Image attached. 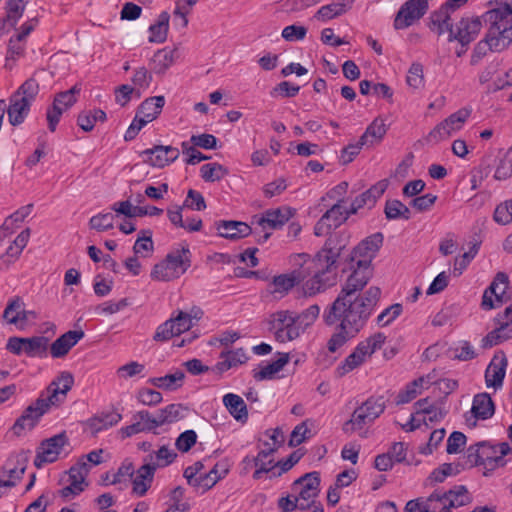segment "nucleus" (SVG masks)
<instances>
[{
  "instance_id": "1",
  "label": "nucleus",
  "mask_w": 512,
  "mask_h": 512,
  "mask_svg": "<svg viewBox=\"0 0 512 512\" xmlns=\"http://www.w3.org/2000/svg\"><path fill=\"white\" fill-rule=\"evenodd\" d=\"M339 250L324 247L314 258L308 254H298L292 259L294 265H300L287 274L275 276L268 285V291L276 298L285 296L295 285L302 284L305 295L312 296L329 286L327 273L335 265Z\"/></svg>"
},
{
  "instance_id": "2",
  "label": "nucleus",
  "mask_w": 512,
  "mask_h": 512,
  "mask_svg": "<svg viewBox=\"0 0 512 512\" xmlns=\"http://www.w3.org/2000/svg\"><path fill=\"white\" fill-rule=\"evenodd\" d=\"M379 296L380 289L377 287H370L362 297L338 294L324 315L327 324H338L337 331L328 341L330 352H336L364 328Z\"/></svg>"
},
{
  "instance_id": "3",
  "label": "nucleus",
  "mask_w": 512,
  "mask_h": 512,
  "mask_svg": "<svg viewBox=\"0 0 512 512\" xmlns=\"http://www.w3.org/2000/svg\"><path fill=\"white\" fill-rule=\"evenodd\" d=\"M73 384L74 377L68 371H63L56 376L36 401L29 405L17 419L13 426L14 433L20 435L25 430H31L44 414L63 404Z\"/></svg>"
},
{
  "instance_id": "4",
  "label": "nucleus",
  "mask_w": 512,
  "mask_h": 512,
  "mask_svg": "<svg viewBox=\"0 0 512 512\" xmlns=\"http://www.w3.org/2000/svg\"><path fill=\"white\" fill-rule=\"evenodd\" d=\"M488 15L491 25L485 40L477 44L476 52L486 46L492 51H502L512 43V3H499Z\"/></svg>"
},
{
  "instance_id": "5",
  "label": "nucleus",
  "mask_w": 512,
  "mask_h": 512,
  "mask_svg": "<svg viewBox=\"0 0 512 512\" xmlns=\"http://www.w3.org/2000/svg\"><path fill=\"white\" fill-rule=\"evenodd\" d=\"M191 265V253L187 245L171 250L166 257L156 263L150 273L152 280L169 282L180 278Z\"/></svg>"
},
{
  "instance_id": "6",
  "label": "nucleus",
  "mask_w": 512,
  "mask_h": 512,
  "mask_svg": "<svg viewBox=\"0 0 512 512\" xmlns=\"http://www.w3.org/2000/svg\"><path fill=\"white\" fill-rule=\"evenodd\" d=\"M203 316V312L199 308H192L190 311H178L176 315H172L170 319L160 324L153 336L158 342H165L175 336L188 331Z\"/></svg>"
},
{
  "instance_id": "7",
  "label": "nucleus",
  "mask_w": 512,
  "mask_h": 512,
  "mask_svg": "<svg viewBox=\"0 0 512 512\" xmlns=\"http://www.w3.org/2000/svg\"><path fill=\"white\" fill-rule=\"evenodd\" d=\"M385 408L383 397H369L354 410L350 419L344 423V432L354 433L370 426L384 412Z\"/></svg>"
},
{
  "instance_id": "8",
  "label": "nucleus",
  "mask_w": 512,
  "mask_h": 512,
  "mask_svg": "<svg viewBox=\"0 0 512 512\" xmlns=\"http://www.w3.org/2000/svg\"><path fill=\"white\" fill-rule=\"evenodd\" d=\"M164 104L165 99L163 96H154L144 100L139 106L133 121L126 130L124 139L126 141L133 140L144 126L158 117Z\"/></svg>"
},
{
  "instance_id": "9",
  "label": "nucleus",
  "mask_w": 512,
  "mask_h": 512,
  "mask_svg": "<svg viewBox=\"0 0 512 512\" xmlns=\"http://www.w3.org/2000/svg\"><path fill=\"white\" fill-rule=\"evenodd\" d=\"M49 339L45 336L8 338L6 349L17 356L25 355L29 358H46L48 356Z\"/></svg>"
},
{
  "instance_id": "10",
  "label": "nucleus",
  "mask_w": 512,
  "mask_h": 512,
  "mask_svg": "<svg viewBox=\"0 0 512 512\" xmlns=\"http://www.w3.org/2000/svg\"><path fill=\"white\" fill-rule=\"evenodd\" d=\"M291 490L300 502L301 510L311 508L320 493L319 473L311 472L298 478L293 482Z\"/></svg>"
},
{
  "instance_id": "11",
  "label": "nucleus",
  "mask_w": 512,
  "mask_h": 512,
  "mask_svg": "<svg viewBox=\"0 0 512 512\" xmlns=\"http://www.w3.org/2000/svg\"><path fill=\"white\" fill-rule=\"evenodd\" d=\"M295 214V210L289 206L271 208L264 211L261 215L253 217V224L259 226L264 232L263 241L271 235V230L279 229L284 226Z\"/></svg>"
},
{
  "instance_id": "12",
  "label": "nucleus",
  "mask_w": 512,
  "mask_h": 512,
  "mask_svg": "<svg viewBox=\"0 0 512 512\" xmlns=\"http://www.w3.org/2000/svg\"><path fill=\"white\" fill-rule=\"evenodd\" d=\"M471 113L472 109L468 107H463L452 113L430 131L429 139L437 143L449 138L464 127Z\"/></svg>"
},
{
  "instance_id": "13",
  "label": "nucleus",
  "mask_w": 512,
  "mask_h": 512,
  "mask_svg": "<svg viewBox=\"0 0 512 512\" xmlns=\"http://www.w3.org/2000/svg\"><path fill=\"white\" fill-rule=\"evenodd\" d=\"M270 325L275 339L280 343L293 341L302 334L295 316L288 311L274 313L271 316Z\"/></svg>"
},
{
  "instance_id": "14",
  "label": "nucleus",
  "mask_w": 512,
  "mask_h": 512,
  "mask_svg": "<svg viewBox=\"0 0 512 512\" xmlns=\"http://www.w3.org/2000/svg\"><path fill=\"white\" fill-rule=\"evenodd\" d=\"M3 318L17 329L25 330L28 326L35 324L38 314L34 310H27L23 299L16 296L8 301Z\"/></svg>"
},
{
  "instance_id": "15",
  "label": "nucleus",
  "mask_w": 512,
  "mask_h": 512,
  "mask_svg": "<svg viewBox=\"0 0 512 512\" xmlns=\"http://www.w3.org/2000/svg\"><path fill=\"white\" fill-rule=\"evenodd\" d=\"M479 81L489 91L504 89L512 85V68L492 62L480 73Z\"/></svg>"
},
{
  "instance_id": "16",
  "label": "nucleus",
  "mask_w": 512,
  "mask_h": 512,
  "mask_svg": "<svg viewBox=\"0 0 512 512\" xmlns=\"http://www.w3.org/2000/svg\"><path fill=\"white\" fill-rule=\"evenodd\" d=\"M510 444L502 442L491 444L482 442L477 445V461L489 469L503 467L506 464L505 456L510 454Z\"/></svg>"
},
{
  "instance_id": "17",
  "label": "nucleus",
  "mask_w": 512,
  "mask_h": 512,
  "mask_svg": "<svg viewBox=\"0 0 512 512\" xmlns=\"http://www.w3.org/2000/svg\"><path fill=\"white\" fill-rule=\"evenodd\" d=\"M430 501H437L439 512H452L451 509L470 504L472 496L465 486L460 485L445 492H433Z\"/></svg>"
},
{
  "instance_id": "18",
  "label": "nucleus",
  "mask_w": 512,
  "mask_h": 512,
  "mask_svg": "<svg viewBox=\"0 0 512 512\" xmlns=\"http://www.w3.org/2000/svg\"><path fill=\"white\" fill-rule=\"evenodd\" d=\"M350 215H352V212H350V208L347 207L345 204L331 203L330 208L327 209V211L316 223L314 227L315 235H328L333 229H336L339 226H341Z\"/></svg>"
},
{
  "instance_id": "19",
  "label": "nucleus",
  "mask_w": 512,
  "mask_h": 512,
  "mask_svg": "<svg viewBox=\"0 0 512 512\" xmlns=\"http://www.w3.org/2000/svg\"><path fill=\"white\" fill-rule=\"evenodd\" d=\"M67 438L64 434L55 435L44 440L37 449L34 465L42 468L44 465L55 462L64 452Z\"/></svg>"
},
{
  "instance_id": "20",
  "label": "nucleus",
  "mask_w": 512,
  "mask_h": 512,
  "mask_svg": "<svg viewBox=\"0 0 512 512\" xmlns=\"http://www.w3.org/2000/svg\"><path fill=\"white\" fill-rule=\"evenodd\" d=\"M508 285V276L503 272L497 273L483 293L481 307L484 310H491L501 306L507 300Z\"/></svg>"
},
{
  "instance_id": "21",
  "label": "nucleus",
  "mask_w": 512,
  "mask_h": 512,
  "mask_svg": "<svg viewBox=\"0 0 512 512\" xmlns=\"http://www.w3.org/2000/svg\"><path fill=\"white\" fill-rule=\"evenodd\" d=\"M482 29V22L479 17H463L454 27V31L448 36L450 42L457 41L462 47L468 46L479 35Z\"/></svg>"
},
{
  "instance_id": "22",
  "label": "nucleus",
  "mask_w": 512,
  "mask_h": 512,
  "mask_svg": "<svg viewBox=\"0 0 512 512\" xmlns=\"http://www.w3.org/2000/svg\"><path fill=\"white\" fill-rule=\"evenodd\" d=\"M89 470L90 465L84 460L71 467L67 473L66 486L61 489V496L70 498L84 491L87 486L85 479Z\"/></svg>"
},
{
  "instance_id": "23",
  "label": "nucleus",
  "mask_w": 512,
  "mask_h": 512,
  "mask_svg": "<svg viewBox=\"0 0 512 512\" xmlns=\"http://www.w3.org/2000/svg\"><path fill=\"white\" fill-rule=\"evenodd\" d=\"M495 413L494 403L488 393H479L473 397L469 413L465 414V423L474 428L478 420L490 419Z\"/></svg>"
},
{
  "instance_id": "24",
  "label": "nucleus",
  "mask_w": 512,
  "mask_h": 512,
  "mask_svg": "<svg viewBox=\"0 0 512 512\" xmlns=\"http://www.w3.org/2000/svg\"><path fill=\"white\" fill-rule=\"evenodd\" d=\"M428 3L424 0H408L399 9L394 27L397 30L405 29L419 20L427 11Z\"/></svg>"
},
{
  "instance_id": "25",
  "label": "nucleus",
  "mask_w": 512,
  "mask_h": 512,
  "mask_svg": "<svg viewBox=\"0 0 512 512\" xmlns=\"http://www.w3.org/2000/svg\"><path fill=\"white\" fill-rule=\"evenodd\" d=\"M383 243V235L374 233L362 240L353 250L351 260L356 265L370 267L372 259Z\"/></svg>"
},
{
  "instance_id": "26",
  "label": "nucleus",
  "mask_w": 512,
  "mask_h": 512,
  "mask_svg": "<svg viewBox=\"0 0 512 512\" xmlns=\"http://www.w3.org/2000/svg\"><path fill=\"white\" fill-rule=\"evenodd\" d=\"M372 276L371 267H365L362 265H356L353 272L347 278L345 284L342 287L340 295L351 297H362L364 292H361L367 285L368 281Z\"/></svg>"
},
{
  "instance_id": "27",
  "label": "nucleus",
  "mask_w": 512,
  "mask_h": 512,
  "mask_svg": "<svg viewBox=\"0 0 512 512\" xmlns=\"http://www.w3.org/2000/svg\"><path fill=\"white\" fill-rule=\"evenodd\" d=\"M180 155L178 148L157 145L141 152L144 161L156 168H164L173 163Z\"/></svg>"
},
{
  "instance_id": "28",
  "label": "nucleus",
  "mask_w": 512,
  "mask_h": 512,
  "mask_svg": "<svg viewBox=\"0 0 512 512\" xmlns=\"http://www.w3.org/2000/svg\"><path fill=\"white\" fill-rule=\"evenodd\" d=\"M507 366L506 355L501 351L496 352L485 370V384L488 388L498 390L502 387Z\"/></svg>"
},
{
  "instance_id": "29",
  "label": "nucleus",
  "mask_w": 512,
  "mask_h": 512,
  "mask_svg": "<svg viewBox=\"0 0 512 512\" xmlns=\"http://www.w3.org/2000/svg\"><path fill=\"white\" fill-rule=\"evenodd\" d=\"M85 336L82 329L69 330L54 340L48 347V353L54 359L65 358L71 349Z\"/></svg>"
},
{
  "instance_id": "30",
  "label": "nucleus",
  "mask_w": 512,
  "mask_h": 512,
  "mask_svg": "<svg viewBox=\"0 0 512 512\" xmlns=\"http://www.w3.org/2000/svg\"><path fill=\"white\" fill-rule=\"evenodd\" d=\"M157 427L155 416L146 410H141L133 414L131 424L122 427L118 433L122 439H125L142 432L151 431Z\"/></svg>"
},
{
  "instance_id": "31",
  "label": "nucleus",
  "mask_w": 512,
  "mask_h": 512,
  "mask_svg": "<svg viewBox=\"0 0 512 512\" xmlns=\"http://www.w3.org/2000/svg\"><path fill=\"white\" fill-rule=\"evenodd\" d=\"M388 187L387 180H381L373 185L371 188L357 196L350 204V212L356 214L360 209H371L376 204L377 200L384 194Z\"/></svg>"
},
{
  "instance_id": "32",
  "label": "nucleus",
  "mask_w": 512,
  "mask_h": 512,
  "mask_svg": "<svg viewBox=\"0 0 512 512\" xmlns=\"http://www.w3.org/2000/svg\"><path fill=\"white\" fill-rule=\"evenodd\" d=\"M460 6L449 5L448 1L443 5L438 11L432 14L430 29L438 35H443L445 33L451 34V31H454V27L452 24V19L449 13V10H455Z\"/></svg>"
},
{
  "instance_id": "33",
  "label": "nucleus",
  "mask_w": 512,
  "mask_h": 512,
  "mask_svg": "<svg viewBox=\"0 0 512 512\" xmlns=\"http://www.w3.org/2000/svg\"><path fill=\"white\" fill-rule=\"evenodd\" d=\"M177 457L175 449L170 445H162L157 450L151 451L145 458L144 463L154 471L165 468L172 464Z\"/></svg>"
},
{
  "instance_id": "34",
  "label": "nucleus",
  "mask_w": 512,
  "mask_h": 512,
  "mask_svg": "<svg viewBox=\"0 0 512 512\" xmlns=\"http://www.w3.org/2000/svg\"><path fill=\"white\" fill-rule=\"evenodd\" d=\"M352 5V0H334L321 6L316 11L314 18L321 22L330 21L347 13L352 8Z\"/></svg>"
},
{
  "instance_id": "35",
  "label": "nucleus",
  "mask_w": 512,
  "mask_h": 512,
  "mask_svg": "<svg viewBox=\"0 0 512 512\" xmlns=\"http://www.w3.org/2000/svg\"><path fill=\"white\" fill-rule=\"evenodd\" d=\"M388 130L386 119L384 117H376L366 128L365 132L360 137L362 144L366 147H373L379 144L385 137Z\"/></svg>"
},
{
  "instance_id": "36",
  "label": "nucleus",
  "mask_w": 512,
  "mask_h": 512,
  "mask_svg": "<svg viewBox=\"0 0 512 512\" xmlns=\"http://www.w3.org/2000/svg\"><path fill=\"white\" fill-rule=\"evenodd\" d=\"M28 460L29 451L20 450L13 452L7 459L3 471L10 478H14L17 481L25 472Z\"/></svg>"
},
{
  "instance_id": "37",
  "label": "nucleus",
  "mask_w": 512,
  "mask_h": 512,
  "mask_svg": "<svg viewBox=\"0 0 512 512\" xmlns=\"http://www.w3.org/2000/svg\"><path fill=\"white\" fill-rule=\"evenodd\" d=\"M222 402L236 421L245 423L248 420L247 406L242 397L234 393H227L223 396Z\"/></svg>"
},
{
  "instance_id": "38",
  "label": "nucleus",
  "mask_w": 512,
  "mask_h": 512,
  "mask_svg": "<svg viewBox=\"0 0 512 512\" xmlns=\"http://www.w3.org/2000/svg\"><path fill=\"white\" fill-rule=\"evenodd\" d=\"M217 231L221 237L235 240L248 236L251 227L241 221H222L217 224Z\"/></svg>"
},
{
  "instance_id": "39",
  "label": "nucleus",
  "mask_w": 512,
  "mask_h": 512,
  "mask_svg": "<svg viewBox=\"0 0 512 512\" xmlns=\"http://www.w3.org/2000/svg\"><path fill=\"white\" fill-rule=\"evenodd\" d=\"M288 361V353L279 354V357L275 361L260 365L259 368L254 371V378L258 381L274 379Z\"/></svg>"
},
{
  "instance_id": "40",
  "label": "nucleus",
  "mask_w": 512,
  "mask_h": 512,
  "mask_svg": "<svg viewBox=\"0 0 512 512\" xmlns=\"http://www.w3.org/2000/svg\"><path fill=\"white\" fill-rule=\"evenodd\" d=\"M30 106L31 104L19 97V95H12L7 109L10 124L17 126L23 123L29 113Z\"/></svg>"
},
{
  "instance_id": "41",
  "label": "nucleus",
  "mask_w": 512,
  "mask_h": 512,
  "mask_svg": "<svg viewBox=\"0 0 512 512\" xmlns=\"http://www.w3.org/2000/svg\"><path fill=\"white\" fill-rule=\"evenodd\" d=\"M169 21L170 14L167 11H162L158 15L155 23L151 24L148 29V41L150 43L161 44L166 41L169 31Z\"/></svg>"
},
{
  "instance_id": "42",
  "label": "nucleus",
  "mask_w": 512,
  "mask_h": 512,
  "mask_svg": "<svg viewBox=\"0 0 512 512\" xmlns=\"http://www.w3.org/2000/svg\"><path fill=\"white\" fill-rule=\"evenodd\" d=\"M155 471L145 463L136 471L132 480V492L137 496H144L151 487Z\"/></svg>"
},
{
  "instance_id": "43",
  "label": "nucleus",
  "mask_w": 512,
  "mask_h": 512,
  "mask_svg": "<svg viewBox=\"0 0 512 512\" xmlns=\"http://www.w3.org/2000/svg\"><path fill=\"white\" fill-rule=\"evenodd\" d=\"M500 326L482 339L484 348H491L512 338V324L498 318Z\"/></svg>"
},
{
  "instance_id": "44",
  "label": "nucleus",
  "mask_w": 512,
  "mask_h": 512,
  "mask_svg": "<svg viewBox=\"0 0 512 512\" xmlns=\"http://www.w3.org/2000/svg\"><path fill=\"white\" fill-rule=\"evenodd\" d=\"M316 435V424L312 419H306L294 427L290 434L289 445L296 447L302 444L307 439Z\"/></svg>"
},
{
  "instance_id": "45",
  "label": "nucleus",
  "mask_w": 512,
  "mask_h": 512,
  "mask_svg": "<svg viewBox=\"0 0 512 512\" xmlns=\"http://www.w3.org/2000/svg\"><path fill=\"white\" fill-rule=\"evenodd\" d=\"M208 467L201 461H197L184 470V477L189 485L204 490L205 479L208 477Z\"/></svg>"
},
{
  "instance_id": "46",
  "label": "nucleus",
  "mask_w": 512,
  "mask_h": 512,
  "mask_svg": "<svg viewBox=\"0 0 512 512\" xmlns=\"http://www.w3.org/2000/svg\"><path fill=\"white\" fill-rule=\"evenodd\" d=\"M185 374L181 370H176L173 373L161 377H153L148 382L156 388L174 391L183 385Z\"/></svg>"
},
{
  "instance_id": "47",
  "label": "nucleus",
  "mask_w": 512,
  "mask_h": 512,
  "mask_svg": "<svg viewBox=\"0 0 512 512\" xmlns=\"http://www.w3.org/2000/svg\"><path fill=\"white\" fill-rule=\"evenodd\" d=\"M368 358L366 353L357 344L354 350L338 366L337 372L340 376H344L360 367Z\"/></svg>"
},
{
  "instance_id": "48",
  "label": "nucleus",
  "mask_w": 512,
  "mask_h": 512,
  "mask_svg": "<svg viewBox=\"0 0 512 512\" xmlns=\"http://www.w3.org/2000/svg\"><path fill=\"white\" fill-rule=\"evenodd\" d=\"M175 60V50L165 47L159 49L154 53L150 66L151 69L157 74H163L168 68H170Z\"/></svg>"
},
{
  "instance_id": "49",
  "label": "nucleus",
  "mask_w": 512,
  "mask_h": 512,
  "mask_svg": "<svg viewBox=\"0 0 512 512\" xmlns=\"http://www.w3.org/2000/svg\"><path fill=\"white\" fill-rule=\"evenodd\" d=\"M432 406H435V404L430 403L428 399L417 401L415 403V413L411 415L410 420L402 428L407 432L414 431L421 426L422 422L426 423L425 414L428 413Z\"/></svg>"
},
{
  "instance_id": "50",
  "label": "nucleus",
  "mask_w": 512,
  "mask_h": 512,
  "mask_svg": "<svg viewBox=\"0 0 512 512\" xmlns=\"http://www.w3.org/2000/svg\"><path fill=\"white\" fill-rule=\"evenodd\" d=\"M407 86L413 91L424 89L426 79L424 75V66L420 62H413L407 71L405 78Z\"/></svg>"
},
{
  "instance_id": "51",
  "label": "nucleus",
  "mask_w": 512,
  "mask_h": 512,
  "mask_svg": "<svg viewBox=\"0 0 512 512\" xmlns=\"http://www.w3.org/2000/svg\"><path fill=\"white\" fill-rule=\"evenodd\" d=\"M429 377H420L406 386L397 396V403H408L430 385Z\"/></svg>"
},
{
  "instance_id": "52",
  "label": "nucleus",
  "mask_w": 512,
  "mask_h": 512,
  "mask_svg": "<svg viewBox=\"0 0 512 512\" xmlns=\"http://www.w3.org/2000/svg\"><path fill=\"white\" fill-rule=\"evenodd\" d=\"M247 360V353L240 348L222 354L221 361L218 362L217 367L221 372H225L246 363Z\"/></svg>"
},
{
  "instance_id": "53",
  "label": "nucleus",
  "mask_w": 512,
  "mask_h": 512,
  "mask_svg": "<svg viewBox=\"0 0 512 512\" xmlns=\"http://www.w3.org/2000/svg\"><path fill=\"white\" fill-rule=\"evenodd\" d=\"M255 460L257 462V469L253 473V478L256 480L261 479L263 474L270 472L276 467L270 448H261Z\"/></svg>"
},
{
  "instance_id": "54",
  "label": "nucleus",
  "mask_w": 512,
  "mask_h": 512,
  "mask_svg": "<svg viewBox=\"0 0 512 512\" xmlns=\"http://www.w3.org/2000/svg\"><path fill=\"white\" fill-rule=\"evenodd\" d=\"M106 120V113L101 109H93L83 111L79 114L77 123L79 127L85 132L93 130L97 122H104Z\"/></svg>"
},
{
  "instance_id": "55",
  "label": "nucleus",
  "mask_w": 512,
  "mask_h": 512,
  "mask_svg": "<svg viewBox=\"0 0 512 512\" xmlns=\"http://www.w3.org/2000/svg\"><path fill=\"white\" fill-rule=\"evenodd\" d=\"M182 412L183 407L178 404H170L165 408L160 409L155 415L157 426L160 427L166 423H173L178 421L183 417Z\"/></svg>"
},
{
  "instance_id": "56",
  "label": "nucleus",
  "mask_w": 512,
  "mask_h": 512,
  "mask_svg": "<svg viewBox=\"0 0 512 512\" xmlns=\"http://www.w3.org/2000/svg\"><path fill=\"white\" fill-rule=\"evenodd\" d=\"M230 465L227 460H221L208 467V477L205 479L204 490L212 488L219 480L224 478L229 472Z\"/></svg>"
},
{
  "instance_id": "57",
  "label": "nucleus",
  "mask_w": 512,
  "mask_h": 512,
  "mask_svg": "<svg viewBox=\"0 0 512 512\" xmlns=\"http://www.w3.org/2000/svg\"><path fill=\"white\" fill-rule=\"evenodd\" d=\"M384 212L386 218L389 220H408L410 218L409 208L396 199L386 201Z\"/></svg>"
},
{
  "instance_id": "58",
  "label": "nucleus",
  "mask_w": 512,
  "mask_h": 512,
  "mask_svg": "<svg viewBox=\"0 0 512 512\" xmlns=\"http://www.w3.org/2000/svg\"><path fill=\"white\" fill-rule=\"evenodd\" d=\"M386 335L383 332H376L364 340L360 341L358 345L370 358L376 351L380 350L386 342Z\"/></svg>"
},
{
  "instance_id": "59",
  "label": "nucleus",
  "mask_w": 512,
  "mask_h": 512,
  "mask_svg": "<svg viewBox=\"0 0 512 512\" xmlns=\"http://www.w3.org/2000/svg\"><path fill=\"white\" fill-rule=\"evenodd\" d=\"M185 490L178 486L174 488L170 493V504L164 512H187L190 509V505L184 499Z\"/></svg>"
},
{
  "instance_id": "60",
  "label": "nucleus",
  "mask_w": 512,
  "mask_h": 512,
  "mask_svg": "<svg viewBox=\"0 0 512 512\" xmlns=\"http://www.w3.org/2000/svg\"><path fill=\"white\" fill-rule=\"evenodd\" d=\"M437 501H430V495L427 498H416L406 503L404 512H439Z\"/></svg>"
},
{
  "instance_id": "61",
  "label": "nucleus",
  "mask_w": 512,
  "mask_h": 512,
  "mask_svg": "<svg viewBox=\"0 0 512 512\" xmlns=\"http://www.w3.org/2000/svg\"><path fill=\"white\" fill-rule=\"evenodd\" d=\"M227 169L219 163H207L201 166L200 175L206 182L219 181L227 175Z\"/></svg>"
},
{
  "instance_id": "62",
  "label": "nucleus",
  "mask_w": 512,
  "mask_h": 512,
  "mask_svg": "<svg viewBox=\"0 0 512 512\" xmlns=\"http://www.w3.org/2000/svg\"><path fill=\"white\" fill-rule=\"evenodd\" d=\"M451 356L460 361H469L476 357V351L472 344L466 340L455 343L450 348Z\"/></svg>"
},
{
  "instance_id": "63",
  "label": "nucleus",
  "mask_w": 512,
  "mask_h": 512,
  "mask_svg": "<svg viewBox=\"0 0 512 512\" xmlns=\"http://www.w3.org/2000/svg\"><path fill=\"white\" fill-rule=\"evenodd\" d=\"M115 215L111 212H101L92 216L89 226L98 232H104L114 227Z\"/></svg>"
},
{
  "instance_id": "64",
  "label": "nucleus",
  "mask_w": 512,
  "mask_h": 512,
  "mask_svg": "<svg viewBox=\"0 0 512 512\" xmlns=\"http://www.w3.org/2000/svg\"><path fill=\"white\" fill-rule=\"evenodd\" d=\"M493 219L500 225H507L512 222V198L496 206Z\"/></svg>"
}]
</instances>
